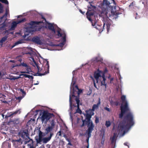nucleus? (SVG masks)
I'll return each instance as SVG.
<instances>
[{
    "mask_svg": "<svg viewBox=\"0 0 148 148\" xmlns=\"http://www.w3.org/2000/svg\"><path fill=\"white\" fill-rule=\"evenodd\" d=\"M94 110H89L88 111H86V114H87L91 116H92V115H93L94 113Z\"/></svg>",
    "mask_w": 148,
    "mask_h": 148,
    "instance_id": "c85d7f7f",
    "label": "nucleus"
},
{
    "mask_svg": "<svg viewBox=\"0 0 148 148\" xmlns=\"http://www.w3.org/2000/svg\"><path fill=\"white\" fill-rule=\"evenodd\" d=\"M8 16H9V11L7 9H6L5 14L0 18V25L5 23L7 20V17Z\"/></svg>",
    "mask_w": 148,
    "mask_h": 148,
    "instance_id": "2eb2a0df",
    "label": "nucleus"
},
{
    "mask_svg": "<svg viewBox=\"0 0 148 148\" xmlns=\"http://www.w3.org/2000/svg\"><path fill=\"white\" fill-rule=\"evenodd\" d=\"M100 99L99 98L98 102L97 104H94L92 107V110L94 111L95 109L98 108L100 104Z\"/></svg>",
    "mask_w": 148,
    "mask_h": 148,
    "instance_id": "a878e982",
    "label": "nucleus"
},
{
    "mask_svg": "<svg viewBox=\"0 0 148 148\" xmlns=\"http://www.w3.org/2000/svg\"><path fill=\"white\" fill-rule=\"evenodd\" d=\"M91 115L86 114V120H81L79 119V122H81L82 123V125H80V126L82 127L84 126V122L85 121L87 125V127L88 129L90 128L91 129H93L94 127V126L92 123V122L90 120V118L91 117ZM79 119H77V121H79Z\"/></svg>",
    "mask_w": 148,
    "mask_h": 148,
    "instance_id": "1a4fd4ad",
    "label": "nucleus"
},
{
    "mask_svg": "<svg viewBox=\"0 0 148 148\" xmlns=\"http://www.w3.org/2000/svg\"><path fill=\"white\" fill-rule=\"evenodd\" d=\"M33 140H31L30 143L27 144L28 148H34L33 145Z\"/></svg>",
    "mask_w": 148,
    "mask_h": 148,
    "instance_id": "7c9ffc66",
    "label": "nucleus"
},
{
    "mask_svg": "<svg viewBox=\"0 0 148 148\" xmlns=\"http://www.w3.org/2000/svg\"><path fill=\"white\" fill-rule=\"evenodd\" d=\"M118 136L117 133H114L113 136H111L110 138L111 140V145L112 148H115L116 147V142L117 138Z\"/></svg>",
    "mask_w": 148,
    "mask_h": 148,
    "instance_id": "4468645a",
    "label": "nucleus"
},
{
    "mask_svg": "<svg viewBox=\"0 0 148 148\" xmlns=\"http://www.w3.org/2000/svg\"><path fill=\"white\" fill-rule=\"evenodd\" d=\"M12 142L15 147H17L18 145H20L22 143V141L21 139L19 138L17 140H13Z\"/></svg>",
    "mask_w": 148,
    "mask_h": 148,
    "instance_id": "412c9836",
    "label": "nucleus"
},
{
    "mask_svg": "<svg viewBox=\"0 0 148 148\" xmlns=\"http://www.w3.org/2000/svg\"><path fill=\"white\" fill-rule=\"evenodd\" d=\"M94 77L96 80V83L101 82V86L104 85L105 86V88H106V84L105 83L106 79L105 75L102 71L98 69L95 72Z\"/></svg>",
    "mask_w": 148,
    "mask_h": 148,
    "instance_id": "0eeeda50",
    "label": "nucleus"
},
{
    "mask_svg": "<svg viewBox=\"0 0 148 148\" xmlns=\"http://www.w3.org/2000/svg\"><path fill=\"white\" fill-rule=\"evenodd\" d=\"M138 17H137V16H136V17H135V19H138Z\"/></svg>",
    "mask_w": 148,
    "mask_h": 148,
    "instance_id": "69168bd1",
    "label": "nucleus"
},
{
    "mask_svg": "<svg viewBox=\"0 0 148 148\" xmlns=\"http://www.w3.org/2000/svg\"><path fill=\"white\" fill-rule=\"evenodd\" d=\"M3 9V7L2 5V4L0 3V10H2Z\"/></svg>",
    "mask_w": 148,
    "mask_h": 148,
    "instance_id": "6e6d98bb",
    "label": "nucleus"
},
{
    "mask_svg": "<svg viewBox=\"0 0 148 148\" xmlns=\"http://www.w3.org/2000/svg\"><path fill=\"white\" fill-rule=\"evenodd\" d=\"M93 130V129H91L89 128V129H88V130H87L86 132V136L87 138V139L86 140L88 144L89 138L91 136V133ZM88 145H89L88 144Z\"/></svg>",
    "mask_w": 148,
    "mask_h": 148,
    "instance_id": "6ab92c4d",
    "label": "nucleus"
},
{
    "mask_svg": "<svg viewBox=\"0 0 148 148\" xmlns=\"http://www.w3.org/2000/svg\"><path fill=\"white\" fill-rule=\"evenodd\" d=\"M121 99L122 104L121 106V112L119 114V117L121 119L125 114H126V115L125 117L124 121L119 125L118 130L119 134L123 133L121 136H123L134 125V115L129 107L128 102L126 99V96L122 95Z\"/></svg>",
    "mask_w": 148,
    "mask_h": 148,
    "instance_id": "f257e3e1",
    "label": "nucleus"
},
{
    "mask_svg": "<svg viewBox=\"0 0 148 148\" xmlns=\"http://www.w3.org/2000/svg\"><path fill=\"white\" fill-rule=\"evenodd\" d=\"M114 126L113 128V129H112L113 131L114 130Z\"/></svg>",
    "mask_w": 148,
    "mask_h": 148,
    "instance_id": "774afa93",
    "label": "nucleus"
},
{
    "mask_svg": "<svg viewBox=\"0 0 148 148\" xmlns=\"http://www.w3.org/2000/svg\"><path fill=\"white\" fill-rule=\"evenodd\" d=\"M53 116V114L44 112L42 114L40 118L42 123H44L46 124L47 123L48 121Z\"/></svg>",
    "mask_w": 148,
    "mask_h": 148,
    "instance_id": "9b49d317",
    "label": "nucleus"
},
{
    "mask_svg": "<svg viewBox=\"0 0 148 148\" xmlns=\"http://www.w3.org/2000/svg\"><path fill=\"white\" fill-rule=\"evenodd\" d=\"M63 137H64V138H65L66 139V140L67 141H68V142H69V138H68L66 136V135H65V136H64Z\"/></svg>",
    "mask_w": 148,
    "mask_h": 148,
    "instance_id": "a18cd8bd",
    "label": "nucleus"
},
{
    "mask_svg": "<svg viewBox=\"0 0 148 148\" xmlns=\"http://www.w3.org/2000/svg\"><path fill=\"white\" fill-rule=\"evenodd\" d=\"M104 108L105 110H107L108 112H110L111 111V110L107 107H105Z\"/></svg>",
    "mask_w": 148,
    "mask_h": 148,
    "instance_id": "a19ab883",
    "label": "nucleus"
},
{
    "mask_svg": "<svg viewBox=\"0 0 148 148\" xmlns=\"http://www.w3.org/2000/svg\"><path fill=\"white\" fill-rule=\"evenodd\" d=\"M61 131H60L58 132L57 133V135L59 136H61Z\"/></svg>",
    "mask_w": 148,
    "mask_h": 148,
    "instance_id": "c03bdc74",
    "label": "nucleus"
},
{
    "mask_svg": "<svg viewBox=\"0 0 148 148\" xmlns=\"http://www.w3.org/2000/svg\"><path fill=\"white\" fill-rule=\"evenodd\" d=\"M119 79L120 80V83L122 85L123 82L121 80V79H122V77H121L120 75H119Z\"/></svg>",
    "mask_w": 148,
    "mask_h": 148,
    "instance_id": "37998d69",
    "label": "nucleus"
},
{
    "mask_svg": "<svg viewBox=\"0 0 148 148\" xmlns=\"http://www.w3.org/2000/svg\"><path fill=\"white\" fill-rule=\"evenodd\" d=\"M65 135H66V134H65V133H63V137L65 136Z\"/></svg>",
    "mask_w": 148,
    "mask_h": 148,
    "instance_id": "338daca9",
    "label": "nucleus"
},
{
    "mask_svg": "<svg viewBox=\"0 0 148 148\" xmlns=\"http://www.w3.org/2000/svg\"><path fill=\"white\" fill-rule=\"evenodd\" d=\"M32 41L38 45H41L42 44V39L39 37L36 36L33 37L32 39Z\"/></svg>",
    "mask_w": 148,
    "mask_h": 148,
    "instance_id": "f3484780",
    "label": "nucleus"
},
{
    "mask_svg": "<svg viewBox=\"0 0 148 148\" xmlns=\"http://www.w3.org/2000/svg\"><path fill=\"white\" fill-rule=\"evenodd\" d=\"M45 60L46 62V64L44 67V70L45 72L43 73H39L38 74V75L41 76L42 75H45L49 73V62L47 61V59H45Z\"/></svg>",
    "mask_w": 148,
    "mask_h": 148,
    "instance_id": "dca6fc26",
    "label": "nucleus"
},
{
    "mask_svg": "<svg viewBox=\"0 0 148 148\" xmlns=\"http://www.w3.org/2000/svg\"><path fill=\"white\" fill-rule=\"evenodd\" d=\"M111 2V3H112V2L114 3V5H116L115 2L114 0H109Z\"/></svg>",
    "mask_w": 148,
    "mask_h": 148,
    "instance_id": "3c124183",
    "label": "nucleus"
},
{
    "mask_svg": "<svg viewBox=\"0 0 148 148\" xmlns=\"http://www.w3.org/2000/svg\"><path fill=\"white\" fill-rule=\"evenodd\" d=\"M22 96H20L18 97H16V99L18 100H19V102L24 97Z\"/></svg>",
    "mask_w": 148,
    "mask_h": 148,
    "instance_id": "58836bf2",
    "label": "nucleus"
},
{
    "mask_svg": "<svg viewBox=\"0 0 148 148\" xmlns=\"http://www.w3.org/2000/svg\"><path fill=\"white\" fill-rule=\"evenodd\" d=\"M19 75H20L19 76H21L22 75H23L25 77H27V78H29V79H33L34 78V77L33 76H31V75H27L26 74H20Z\"/></svg>",
    "mask_w": 148,
    "mask_h": 148,
    "instance_id": "c756f323",
    "label": "nucleus"
},
{
    "mask_svg": "<svg viewBox=\"0 0 148 148\" xmlns=\"http://www.w3.org/2000/svg\"><path fill=\"white\" fill-rule=\"evenodd\" d=\"M75 100L77 103V107H76V106H75L73 105H72V100L71 101V106L72 107V109H71V107H70V108L69 110H68V111L69 113V115L70 116V119L71 121H73V118L72 116V114L73 113V110L75 109L76 110L75 112H74V113L75 114L76 113H78L79 114H81L82 112L81 110L79 108V99H77V98H75Z\"/></svg>",
    "mask_w": 148,
    "mask_h": 148,
    "instance_id": "6e6552de",
    "label": "nucleus"
},
{
    "mask_svg": "<svg viewBox=\"0 0 148 148\" xmlns=\"http://www.w3.org/2000/svg\"><path fill=\"white\" fill-rule=\"evenodd\" d=\"M20 113V110H18L14 112L8 113V114L5 116V118H7L11 116L15 115L17 114H19Z\"/></svg>",
    "mask_w": 148,
    "mask_h": 148,
    "instance_id": "aec40b11",
    "label": "nucleus"
},
{
    "mask_svg": "<svg viewBox=\"0 0 148 148\" xmlns=\"http://www.w3.org/2000/svg\"><path fill=\"white\" fill-rule=\"evenodd\" d=\"M24 42V40H23L21 39L19 40L14 43V44L12 46V48H13L15 46L18 45V44H22Z\"/></svg>",
    "mask_w": 148,
    "mask_h": 148,
    "instance_id": "bb28decb",
    "label": "nucleus"
},
{
    "mask_svg": "<svg viewBox=\"0 0 148 148\" xmlns=\"http://www.w3.org/2000/svg\"><path fill=\"white\" fill-rule=\"evenodd\" d=\"M3 97L4 98V100L2 101L1 99V101H2V102L8 103V102H10V101H7V100H5V99H7L6 96L3 95Z\"/></svg>",
    "mask_w": 148,
    "mask_h": 148,
    "instance_id": "473e14b6",
    "label": "nucleus"
},
{
    "mask_svg": "<svg viewBox=\"0 0 148 148\" xmlns=\"http://www.w3.org/2000/svg\"><path fill=\"white\" fill-rule=\"evenodd\" d=\"M91 78L92 79L93 81L94 85V87H95V88H97L96 86L95 81L94 79V78H93V77H91Z\"/></svg>",
    "mask_w": 148,
    "mask_h": 148,
    "instance_id": "79ce46f5",
    "label": "nucleus"
},
{
    "mask_svg": "<svg viewBox=\"0 0 148 148\" xmlns=\"http://www.w3.org/2000/svg\"><path fill=\"white\" fill-rule=\"evenodd\" d=\"M113 78H111L110 80V83H113Z\"/></svg>",
    "mask_w": 148,
    "mask_h": 148,
    "instance_id": "5fc2aeb1",
    "label": "nucleus"
},
{
    "mask_svg": "<svg viewBox=\"0 0 148 148\" xmlns=\"http://www.w3.org/2000/svg\"><path fill=\"white\" fill-rule=\"evenodd\" d=\"M21 77L20 76H17V77H15V76H10V77H8L7 78V79L12 80H14L15 79H18L20 78H21Z\"/></svg>",
    "mask_w": 148,
    "mask_h": 148,
    "instance_id": "cd10ccee",
    "label": "nucleus"
},
{
    "mask_svg": "<svg viewBox=\"0 0 148 148\" xmlns=\"http://www.w3.org/2000/svg\"><path fill=\"white\" fill-rule=\"evenodd\" d=\"M111 125V123L110 121H106V125L107 127H109Z\"/></svg>",
    "mask_w": 148,
    "mask_h": 148,
    "instance_id": "4c0bfd02",
    "label": "nucleus"
},
{
    "mask_svg": "<svg viewBox=\"0 0 148 148\" xmlns=\"http://www.w3.org/2000/svg\"><path fill=\"white\" fill-rule=\"evenodd\" d=\"M19 91L20 92H21L22 93V96H23V97H24V96L26 94L25 92L22 89H20L19 90Z\"/></svg>",
    "mask_w": 148,
    "mask_h": 148,
    "instance_id": "c9c22d12",
    "label": "nucleus"
},
{
    "mask_svg": "<svg viewBox=\"0 0 148 148\" xmlns=\"http://www.w3.org/2000/svg\"><path fill=\"white\" fill-rule=\"evenodd\" d=\"M37 66V68H38V71H40V69H39V67L38 66Z\"/></svg>",
    "mask_w": 148,
    "mask_h": 148,
    "instance_id": "13d9d810",
    "label": "nucleus"
},
{
    "mask_svg": "<svg viewBox=\"0 0 148 148\" xmlns=\"http://www.w3.org/2000/svg\"><path fill=\"white\" fill-rule=\"evenodd\" d=\"M99 122V119L97 118V117H96L95 119V123H98Z\"/></svg>",
    "mask_w": 148,
    "mask_h": 148,
    "instance_id": "49530a36",
    "label": "nucleus"
},
{
    "mask_svg": "<svg viewBox=\"0 0 148 148\" xmlns=\"http://www.w3.org/2000/svg\"><path fill=\"white\" fill-rule=\"evenodd\" d=\"M98 60H98L97 57L94 58L88 63H86L85 64H82V66H83L87 64H88L89 65H93L94 64L97 62Z\"/></svg>",
    "mask_w": 148,
    "mask_h": 148,
    "instance_id": "4be33fe9",
    "label": "nucleus"
},
{
    "mask_svg": "<svg viewBox=\"0 0 148 148\" xmlns=\"http://www.w3.org/2000/svg\"><path fill=\"white\" fill-rule=\"evenodd\" d=\"M29 50L31 51V52L26 53H25L26 54H29L30 55H31L32 53V48H29Z\"/></svg>",
    "mask_w": 148,
    "mask_h": 148,
    "instance_id": "ea45409f",
    "label": "nucleus"
},
{
    "mask_svg": "<svg viewBox=\"0 0 148 148\" xmlns=\"http://www.w3.org/2000/svg\"><path fill=\"white\" fill-rule=\"evenodd\" d=\"M30 58H31V60L33 61L36 64V62L35 61L34 59L33 58H32V57H31Z\"/></svg>",
    "mask_w": 148,
    "mask_h": 148,
    "instance_id": "de8ad7c7",
    "label": "nucleus"
},
{
    "mask_svg": "<svg viewBox=\"0 0 148 148\" xmlns=\"http://www.w3.org/2000/svg\"><path fill=\"white\" fill-rule=\"evenodd\" d=\"M47 27L48 29L51 31L52 36L56 38H60L61 41V42L59 44L55 45L51 43L49 45L56 47V48L54 50H60L62 49V47L66 42V34L65 32L59 28H58L57 30H55L56 27L57 26L54 24L48 23Z\"/></svg>",
    "mask_w": 148,
    "mask_h": 148,
    "instance_id": "f03ea898",
    "label": "nucleus"
},
{
    "mask_svg": "<svg viewBox=\"0 0 148 148\" xmlns=\"http://www.w3.org/2000/svg\"><path fill=\"white\" fill-rule=\"evenodd\" d=\"M53 129L51 127L48 126L45 129V133L46 134H47L48 135H49V134Z\"/></svg>",
    "mask_w": 148,
    "mask_h": 148,
    "instance_id": "393cba45",
    "label": "nucleus"
},
{
    "mask_svg": "<svg viewBox=\"0 0 148 148\" xmlns=\"http://www.w3.org/2000/svg\"><path fill=\"white\" fill-rule=\"evenodd\" d=\"M79 12L81 13L82 14H84L85 13V12H82V10L80 9L79 10Z\"/></svg>",
    "mask_w": 148,
    "mask_h": 148,
    "instance_id": "603ef678",
    "label": "nucleus"
},
{
    "mask_svg": "<svg viewBox=\"0 0 148 148\" xmlns=\"http://www.w3.org/2000/svg\"><path fill=\"white\" fill-rule=\"evenodd\" d=\"M110 3L108 0H103V3L101 5L102 11L100 16H105L106 17H110L111 19H116L117 16L112 12H111V8L109 6Z\"/></svg>",
    "mask_w": 148,
    "mask_h": 148,
    "instance_id": "39448f33",
    "label": "nucleus"
},
{
    "mask_svg": "<svg viewBox=\"0 0 148 148\" xmlns=\"http://www.w3.org/2000/svg\"><path fill=\"white\" fill-rule=\"evenodd\" d=\"M19 136L21 137L25 140L24 143L27 144L30 143L31 140H32L29 137V134L28 131L24 130L20 131L18 133Z\"/></svg>",
    "mask_w": 148,
    "mask_h": 148,
    "instance_id": "9d476101",
    "label": "nucleus"
},
{
    "mask_svg": "<svg viewBox=\"0 0 148 148\" xmlns=\"http://www.w3.org/2000/svg\"><path fill=\"white\" fill-rule=\"evenodd\" d=\"M103 143H104V141H102L101 142V143L102 144H103Z\"/></svg>",
    "mask_w": 148,
    "mask_h": 148,
    "instance_id": "0e129e2a",
    "label": "nucleus"
},
{
    "mask_svg": "<svg viewBox=\"0 0 148 148\" xmlns=\"http://www.w3.org/2000/svg\"><path fill=\"white\" fill-rule=\"evenodd\" d=\"M55 125L54 122L53 120H52L50 123V126H49L51 127L53 129L54 128V126Z\"/></svg>",
    "mask_w": 148,
    "mask_h": 148,
    "instance_id": "f704fd0d",
    "label": "nucleus"
},
{
    "mask_svg": "<svg viewBox=\"0 0 148 148\" xmlns=\"http://www.w3.org/2000/svg\"><path fill=\"white\" fill-rule=\"evenodd\" d=\"M129 7L132 9H134L136 10V9H138L139 8L136 6L135 3V2H132L131 4L129 5Z\"/></svg>",
    "mask_w": 148,
    "mask_h": 148,
    "instance_id": "b1692460",
    "label": "nucleus"
},
{
    "mask_svg": "<svg viewBox=\"0 0 148 148\" xmlns=\"http://www.w3.org/2000/svg\"><path fill=\"white\" fill-rule=\"evenodd\" d=\"M43 24L42 22L41 21H32L27 24L25 27L26 32L23 36V38H25L29 35V34H32L36 31L39 30L41 28L44 27Z\"/></svg>",
    "mask_w": 148,
    "mask_h": 148,
    "instance_id": "20e7f679",
    "label": "nucleus"
},
{
    "mask_svg": "<svg viewBox=\"0 0 148 148\" xmlns=\"http://www.w3.org/2000/svg\"><path fill=\"white\" fill-rule=\"evenodd\" d=\"M128 143H124L125 145L127 146L129 148V146L128 145Z\"/></svg>",
    "mask_w": 148,
    "mask_h": 148,
    "instance_id": "864d4df0",
    "label": "nucleus"
},
{
    "mask_svg": "<svg viewBox=\"0 0 148 148\" xmlns=\"http://www.w3.org/2000/svg\"><path fill=\"white\" fill-rule=\"evenodd\" d=\"M107 72H108V70H107V69H104V71H103V73H104V75H105V74L106 73H107Z\"/></svg>",
    "mask_w": 148,
    "mask_h": 148,
    "instance_id": "09e8293b",
    "label": "nucleus"
},
{
    "mask_svg": "<svg viewBox=\"0 0 148 148\" xmlns=\"http://www.w3.org/2000/svg\"><path fill=\"white\" fill-rule=\"evenodd\" d=\"M61 134L63 135V133H64L63 131H61Z\"/></svg>",
    "mask_w": 148,
    "mask_h": 148,
    "instance_id": "052dcab7",
    "label": "nucleus"
},
{
    "mask_svg": "<svg viewBox=\"0 0 148 148\" xmlns=\"http://www.w3.org/2000/svg\"><path fill=\"white\" fill-rule=\"evenodd\" d=\"M7 38L8 36H5L4 37H3L0 40V43H1V44H2L3 42L5 41Z\"/></svg>",
    "mask_w": 148,
    "mask_h": 148,
    "instance_id": "2f4dec72",
    "label": "nucleus"
},
{
    "mask_svg": "<svg viewBox=\"0 0 148 148\" xmlns=\"http://www.w3.org/2000/svg\"><path fill=\"white\" fill-rule=\"evenodd\" d=\"M42 132H41V131H39V134H38V137H39V135L40 136H42Z\"/></svg>",
    "mask_w": 148,
    "mask_h": 148,
    "instance_id": "8fccbe9b",
    "label": "nucleus"
},
{
    "mask_svg": "<svg viewBox=\"0 0 148 148\" xmlns=\"http://www.w3.org/2000/svg\"><path fill=\"white\" fill-rule=\"evenodd\" d=\"M39 84V82L38 81H37V83H35V84H34V85H38V84Z\"/></svg>",
    "mask_w": 148,
    "mask_h": 148,
    "instance_id": "4d7b16f0",
    "label": "nucleus"
},
{
    "mask_svg": "<svg viewBox=\"0 0 148 148\" xmlns=\"http://www.w3.org/2000/svg\"><path fill=\"white\" fill-rule=\"evenodd\" d=\"M17 66H22L25 67V70L23 71H20V72L21 73H26L28 74H29L30 73V72L31 71V69L30 67L26 63L22 62L20 64Z\"/></svg>",
    "mask_w": 148,
    "mask_h": 148,
    "instance_id": "ddd939ff",
    "label": "nucleus"
},
{
    "mask_svg": "<svg viewBox=\"0 0 148 148\" xmlns=\"http://www.w3.org/2000/svg\"><path fill=\"white\" fill-rule=\"evenodd\" d=\"M35 138L37 144H41L42 143H43V138L42 136H40L39 135V137L37 136Z\"/></svg>",
    "mask_w": 148,
    "mask_h": 148,
    "instance_id": "5701e85b",
    "label": "nucleus"
},
{
    "mask_svg": "<svg viewBox=\"0 0 148 148\" xmlns=\"http://www.w3.org/2000/svg\"><path fill=\"white\" fill-rule=\"evenodd\" d=\"M22 16L21 15H19L17 16V18H20V17H21Z\"/></svg>",
    "mask_w": 148,
    "mask_h": 148,
    "instance_id": "bf43d9fd",
    "label": "nucleus"
},
{
    "mask_svg": "<svg viewBox=\"0 0 148 148\" xmlns=\"http://www.w3.org/2000/svg\"><path fill=\"white\" fill-rule=\"evenodd\" d=\"M75 71H73V77L72 81L70 86V95L69 96V105L70 106L71 108L72 109V107L71 106V101L72 100V98L75 97V95L76 93L78 95L81 93L82 90L79 89L78 88L77 85H75L76 82V79L75 78Z\"/></svg>",
    "mask_w": 148,
    "mask_h": 148,
    "instance_id": "423d86ee",
    "label": "nucleus"
},
{
    "mask_svg": "<svg viewBox=\"0 0 148 148\" xmlns=\"http://www.w3.org/2000/svg\"><path fill=\"white\" fill-rule=\"evenodd\" d=\"M4 115H3V114H2V117H3V118H4Z\"/></svg>",
    "mask_w": 148,
    "mask_h": 148,
    "instance_id": "e2e57ef3",
    "label": "nucleus"
},
{
    "mask_svg": "<svg viewBox=\"0 0 148 148\" xmlns=\"http://www.w3.org/2000/svg\"><path fill=\"white\" fill-rule=\"evenodd\" d=\"M53 135V133L52 132H50L49 135H48L49 136L48 137L43 138V143L44 144L47 143L50 140Z\"/></svg>",
    "mask_w": 148,
    "mask_h": 148,
    "instance_id": "a211bd4d",
    "label": "nucleus"
},
{
    "mask_svg": "<svg viewBox=\"0 0 148 148\" xmlns=\"http://www.w3.org/2000/svg\"><path fill=\"white\" fill-rule=\"evenodd\" d=\"M25 21V19L24 18H23L21 19H18L17 21H14L12 22L11 24L10 29V30H13L17 26V24L23 22Z\"/></svg>",
    "mask_w": 148,
    "mask_h": 148,
    "instance_id": "f8f14e48",
    "label": "nucleus"
},
{
    "mask_svg": "<svg viewBox=\"0 0 148 148\" xmlns=\"http://www.w3.org/2000/svg\"><path fill=\"white\" fill-rule=\"evenodd\" d=\"M2 25L0 27V30H2L5 29V27H6V24L5 23L2 24Z\"/></svg>",
    "mask_w": 148,
    "mask_h": 148,
    "instance_id": "72a5a7b5",
    "label": "nucleus"
},
{
    "mask_svg": "<svg viewBox=\"0 0 148 148\" xmlns=\"http://www.w3.org/2000/svg\"><path fill=\"white\" fill-rule=\"evenodd\" d=\"M10 62H12L13 63L14 62V60H10Z\"/></svg>",
    "mask_w": 148,
    "mask_h": 148,
    "instance_id": "680f3d73",
    "label": "nucleus"
},
{
    "mask_svg": "<svg viewBox=\"0 0 148 148\" xmlns=\"http://www.w3.org/2000/svg\"><path fill=\"white\" fill-rule=\"evenodd\" d=\"M0 1L5 4H8V2L7 0H0Z\"/></svg>",
    "mask_w": 148,
    "mask_h": 148,
    "instance_id": "e433bc0d",
    "label": "nucleus"
},
{
    "mask_svg": "<svg viewBox=\"0 0 148 148\" xmlns=\"http://www.w3.org/2000/svg\"><path fill=\"white\" fill-rule=\"evenodd\" d=\"M93 13L90 11H89L88 10L86 13V15L87 16V18L92 23V26L94 28H96L99 31V33L101 32L104 29L105 27L107 29V32L109 31L110 28V26L111 24V18L110 17H106L105 16H101L103 17V26L102 25H96V23L95 22L93 23L92 21L91 18V16L93 15Z\"/></svg>",
    "mask_w": 148,
    "mask_h": 148,
    "instance_id": "7ed1b4c3",
    "label": "nucleus"
}]
</instances>
